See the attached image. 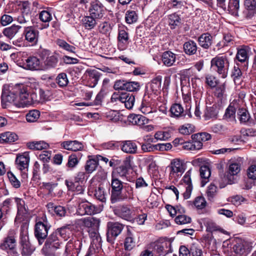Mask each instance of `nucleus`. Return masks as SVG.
I'll return each mask as SVG.
<instances>
[{
	"instance_id": "obj_48",
	"label": "nucleus",
	"mask_w": 256,
	"mask_h": 256,
	"mask_svg": "<svg viewBox=\"0 0 256 256\" xmlns=\"http://www.w3.org/2000/svg\"><path fill=\"white\" fill-rule=\"evenodd\" d=\"M98 30L100 33L106 36H110L112 30V26L109 22H104L100 24Z\"/></svg>"
},
{
	"instance_id": "obj_20",
	"label": "nucleus",
	"mask_w": 256,
	"mask_h": 256,
	"mask_svg": "<svg viewBox=\"0 0 256 256\" xmlns=\"http://www.w3.org/2000/svg\"><path fill=\"white\" fill-rule=\"evenodd\" d=\"M79 212L80 214H94L98 212V210L92 204L88 202H82L79 205Z\"/></svg>"
},
{
	"instance_id": "obj_25",
	"label": "nucleus",
	"mask_w": 256,
	"mask_h": 256,
	"mask_svg": "<svg viewBox=\"0 0 256 256\" xmlns=\"http://www.w3.org/2000/svg\"><path fill=\"white\" fill-rule=\"evenodd\" d=\"M72 225L66 224L58 228L56 232H58V235L60 236L64 240H67L72 236Z\"/></svg>"
},
{
	"instance_id": "obj_36",
	"label": "nucleus",
	"mask_w": 256,
	"mask_h": 256,
	"mask_svg": "<svg viewBox=\"0 0 256 256\" xmlns=\"http://www.w3.org/2000/svg\"><path fill=\"white\" fill-rule=\"evenodd\" d=\"M82 244V241L79 240H75L74 244L70 241L68 242L65 247L64 253L66 256H68L70 254V251L73 248H74L77 252H79Z\"/></svg>"
},
{
	"instance_id": "obj_17",
	"label": "nucleus",
	"mask_w": 256,
	"mask_h": 256,
	"mask_svg": "<svg viewBox=\"0 0 256 256\" xmlns=\"http://www.w3.org/2000/svg\"><path fill=\"white\" fill-rule=\"evenodd\" d=\"M124 183L119 179L112 178L110 200L112 204L114 201L124 187Z\"/></svg>"
},
{
	"instance_id": "obj_1",
	"label": "nucleus",
	"mask_w": 256,
	"mask_h": 256,
	"mask_svg": "<svg viewBox=\"0 0 256 256\" xmlns=\"http://www.w3.org/2000/svg\"><path fill=\"white\" fill-rule=\"evenodd\" d=\"M211 68L222 78H226L228 74L229 61L226 56H216L210 61Z\"/></svg>"
},
{
	"instance_id": "obj_10",
	"label": "nucleus",
	"mask_w": 256,
	"mask_h": 256,
	"mask_svg": "<svg viewBox=\"0 0 256 256\" xmlns=\"http://www.w3.org/2000/svg\"><path fill=\"white\" fill-rule=\"evenodd\" d=\"M131 167L130 160L126 158L123 164L116 168L112 172V178L119 179L120 178H125L128 174V170Z\"/></svg>"
},
{
	"instance_id": "obj_52",
	"label": "nucleus",
	"mask_w": 256,
	"mask_h": 256,
	"mask_svg": "<svg viewBox=\"0 0 256 256\" xmlns=\"http://www.w3.org/2000/svg\"><path fill=\"white\" fill-rule=\"evenodd\" d=\"M40 112L38 110H30L26 116V120L28 122H36L39 118Z\"/></svg>"
},
{
	"instance_id": "obj_32",
	"label": "nucleus",
	"mask_w": 256,
	"mask_h": 256,
	"mask_svg": "<svg viewBox=\"0 0 256 256\" xmlns=\"http://www.w3.org/2000/svg\"><path fill=\"white\" fill-rule=\"evenodd\" d=\"M196 44L193 40H190L183 45L184 52L188 55L192 56L196 54L197 52Z\"/></svg>"
},
{
	"instance_id": "obj_62",
	"label": "nucleus",
	"mask_w": 256,
	"mask_h": 256,
	"mask_svg": "<svg viewBox=\"0 0 256 256\" xmlns=\"http://www.w3.org/2000/svg\"><path fill=\"white\" fill-rule=\"evenodd\" d=\"M205 225L206 228V230L208 232H212L216 230H220L222 232H224V230H220V227L211 220H208L206 221Z\"/></svg>"
},
{
	"instance_id": "obj_54",
	"label": "nucleus",
	"mask_w": 256,
	"mask_h": 256,
	"mask_svg": "<svg viewBox=\"0 0 256 256\" xmlns=\"http://www.w3.org/2000/svg\"><path fill=\"white\" fill-rule=\"evenodd\" d=\"M106 118L113 122H117L120 120V113L116 110H109L105 113Z\"/></svg>"
},
{
	"instance_id": "obj_16",
	"label": "nucleus",
	"mask_w": 256,
	"mask_h": 256,
	"mask_svg": "<svg viewBox=\"0 0 256 256\" xmlns=\"http://www.w3.org/2000/svg\"><path fill=\"white\" fill-rule=\"evenodd\" d=\"M29 162L30 156L26 152L18 155L16 159V164L17 168L25 174L28 170Z\"/></svg>"
},
{
	"instance_id": "obj_14",
	"label": "nucleus",
	"mask_w": 256,
	"mask_h": 256,
	"mask_svg": "<svg viewBox=\"0 0 256 256\" xmlns=\"http://www.w3.org/2000/svg\"><path fill=\"white\" fill-rule=\"evenodd\" d=\"M16 232L14 230H10L7 236L4 238L0 245L2 250H14L16 246Z\"/></svg>"
},
{
	"instance_id": "obj_61",
	"label": "nucleus",
	"mask_w": 256,
	"mask_h": 256,
	"mask_svg": "<svg viewBox=\"0 0 256 256\" xmlns=\"http://www.w3.org/2000/svg\"><path fill=\"white\" fill-rule=\"evenodd\" d=\"M22 247V254L26 256H30L34 250V247L28 242L21 246Z\"/></svg>"
},
{
	"instance_id": "obj_41",
	"label": "nucleus",
	"mask_w": 256,
	"mask_h": 256,
	"mask_svg": "<svg viewBox=\"0 0 256 256\" xmlns=\"http://www.w3.org/2000/svg\"><path fill=\"white\" fill-rule=\"evenodd\" d=\"M130 118V122L134 124H136L139 126H142L146 124L148 122V120L145 116L140 114H133L132 115Z\"/></svg>"
},
{
	"instance_id": "obj_43",
	"label": "nucleus",
	"mask_w": 256,
	"mask_h": 256,
	"mask_svg": "<svg viewBox=\"0 0 256 256\" xmlns=\"http://www.w3.org/2000/svg\"><path fill=\"white\" fill-rule=\"evenodd\" d=\"M38 6L39 4L36 2H34L32 6L28 1H24L22 2L20 6V12L32 15V11L34 10V8L36 7V8H38Z\"/></svg>"
},
{
	"instance_id": "obj_49",
	"label": "nucleus",
	"mask_w": 256,
	"mask_h": 256,
	"mask_svg": "<svg viewBox=\"0 0 256 256\" xmlns=\"http://www.w3.org/2000/svg\"><path fill=\"white\" fill-rule=\"evenodd\" d=\"M94 196L96 199L102 202L106 201V194L104 187L100 186L95 190Z\"/></svg>"
},
{
	"instance_id": "obj_39",
	"label": "nucleus",
	"mask_w": 256,
	"mask_h": 256,
	"mask_svg": "<svg viewBox=\"0 0 256 256\" xmlns=\"http://www.w3.org/2000/svg\"><path fill=\"white\" fill-rule=\"evenodd\" d=\"M17 139L18 136L14 132H7L0 134V142L1 143L12 142L17 140Z\"/></svg>"
},
{
	"instance_id": "obj_8",
	"label": "nucleus",
	"mask_w": 256,
	"mask_h": 256,
	"mask_svg": "<svg viewBox=\"0 0 256 256\" xmlns=\"http://www.w3.org/2000/svg\"><path fill=\"white\" fill-rule=\"evenodd\" d=\"M49 227L42 222H38L35 225L34 236L40 245H42L48 236Z\"/></svg>"
},
{
	"instance_id": "obj_56",
	"label": "nucleus",
	"mask_w": 256,
	"mask_h": 256,
	"mask_svg": "<svg viewBox=\"0 0 256 256\" xmlns=\"http://www.w3.org/2000/svg\"><path fill=\"white\" fill-rule=\"evenodd\" d=\"M98 165V162L96 160L94 159L89 160L86 162L85 170L88 173H92L96 169Z\"/></svg>"
},
{
	"instance_id": "obj_13",
	"label": "nucleus",
	"mask_w": 256,
	"mask_h": 256,
	"mask_svg": "<svg viewBox=\"0 0 256 256\" xmlns=\"http://www.w3.org/2000/svg\"><path fill=\"white\" fill-rule=\"evenodd\" d=\"M184 186L186 188V191L184 192L183 196L184 199H188L190 198L192 186L190 178V170L188 171L179 184V188Z\"/></svg>"
},
{
	"instance_id": "obj_30",
	"label": "nucleus",
	"mask_w": 256,
	"mask_h": 256,
	"mask_svg": "<svg viewBox=\"0 0 256 256\" xmlns=\"http://www.w3.org/2000/svg\"><path fill=\"white\" fill-rule=\"evenodd\" d=\"M118 40L124 44H127L129 42V36L128 29L124 26L118 28Z\"/></svg>"
},
{
	"instance_id": "obj_29",
	"label": "nucleus",
	"mask_w": 256,
	"mask_h": 256,
	"mask_svg": "<svg viewBox=\"0 0 256 256\" xmlns=\"http://www.w3.org/2000/svg\"><path fill=\"white\" fill-rule=\"evenodd\" d=\"M198 42L202 48L208 49L212 43V36L208 33L202 34L198 38Z\"/></svg>"
},
{
	"instance_id": "obj_50",
	"label": "nucleus",
	"mask_w": 256,
	"mask_h": 256,
	"mask_svg": "<svg viewBox=\"0 0 256 256\" xmlns=\"http://www.w3.org/2000/svg\"><path fill=\"white\" fill-rule=\"evenodd\" d=\"M125 19L128 24L136 22L138 19V15L134 10H128L126 14Z\"/></svg>"
},
{
	"instance_id": "obj_15",
	"label": "nucleus",
	"mask_w": 256,
	"mask_h": 256,
	"mask_svg": "<svg viewBox=\"0 0 256 256\" xmlns=\"http://www.w3.org/2000/svg\"><path fill=\"white\" fill-rule=\"evenodd\" d=\"M88 12L90 15L98 20L102 18L104 14V6L98 0L91 2Z\"/></svg>"
},
{
	"instance_id": "obj_24",
	"label": "nucleus",
	"mask_w": 256,
	"mask_h": 256,
	"mask_svg": "<svg viewBox=\"0 0 256 256\" xmlns=\"http://www.w3.org/2000/svg\"><path fill=\"white\" fill-rule=\"evenodd\" d=\"M65 184L68 190L74 192L76 194H82L84 191V186L74 180H66Z\"/></svg>"
},
{
	"instance_id": "obj_63",
	"label": "nucleus",
	"mask_w": 256,
	"mask_h": 256,
	"mask_svg": "<svg viewBox=\"0 0 256 256\" xmlns=\"http://www.w3.org/2000/svg\"><path fill=\"white\" fill-rule=\"evenodd\" d=\"M206 83L210 88H214L218 84V81L216 78L212 74H207L206 76Z\"/></svg>"
},
{
	"instance_id": "obj_47",
	"label": "nucleus",
	"mask_w": 256,
	"mask_h": 256,
	"mask_svg": "<svg viewBox=\"0 0 256 256\" xmlns=\"http://www.w3.org/2000/svg\"><path fill=\"white\" fill-rule=\"evenodd\" d=\"M28 146L31 150H39L48 148L49 145L44 141H39L30 142L28 144Z\"/></svg>"
},
{
	"instance_id": "obj_37",
	"label": "nucleus",
	"mask_w": 256,
	"mask_h": 256,
	"mask_svg": "<svg viewBox=\"0 0 256 256\" xmlns=\"http://www.w3.org/2000/svg\"><path fill=\"white\" fill-rule=\"evenodd\" d=\"M240 0H229L228 10L232 15L238 16Z\"/></svg>"
},
{
	"instance_id": "obj_44",
	"label": "nucleus",
	"mask_w": 256,
	"mask_h": 256,
	"mask_svg": "<svg viewBox=\"0 0 256 256\" xmlns=\"http://www.w3.org/2000/svg\"><path fill=\"white\" fill-rule=\"evenodd\" d=\"M200 173L202 181V186H204L208 181V178L210 176V168L206 166H202L200 170Z\"/></svg>"
},
{
	"instance_id": "obj_2",
	"label": "nucleus",
	"mask_w": 256,
	"mask_h": 256,
	"mask_svg": "<svg viewBox=\"0 0 256 256\" xmlns=\"http://www.w3.org/2000/svg\"><path fill=\"white\" fill-rule=\"evenodd\" d=\"M40 56L43 61L46 68H54L58 62V54L52 52L46 49H42L40 52Z\"/></svg>"
},
{
	"instance_id": "obj_45",
	"label": "nucleus",
	"mask_w": 256,
	"mask_h": 256,
	"mask_svg": "<svg viewBox=\"0 0 256 256\" xmlns=\"http://www.w3.org/2000/svg\"><path fill=\"white\" fill-rule=\"evenodd\" d=\"M123 95H124V99L122 100V103L124 104L125 107L128 109H131L133 107L134 102L135 98L132 94L127 92H123Z\"/></svg>"
},
{
	"instance_id": "obj_26",
	"label": "nucleus",
	"mask_w": 256,
	"mask_h": 256,
	"mask_svg": "<svg viewBox=\"0 0 256 256\" xmlns=\"http://www.w3.org/2000/svg\"><path fill=\"white\" fill-rule=\"evenodd\" d=\"M22 26H20L14 24L10 26L4 28L2 31V34L9 40H12L19 32Z\"/></svg>"
},
{
	"instance_id": "obj_23",
	"label": "nucleus",
	"mask_w": 256,
	"mask_h": 256,
	"mask_svg": "<svg viewBox=\"0 0 256 256\" xmlns=\"http://www.w3.org/2000/svg\"><path fill=\"white\" fill-rule=\"evenodd\" d=\"M15 201L18 208V213L16 220H22L28 212L25 208L24 202L22 199L18 198H15Z\"/></svg>"
},
{
	"instance_id": "obj_5",
	"label": "nucleus",
	"mask_w": 256,
	"mask_h": 256,
	"mask_svg": "<svg viewBox=\"0 0 256 256\" xmlns=\"http://www.w3.org/2000/svg\"><path fill=\"white\" fill-rule=\"evenodd\" d=\"M58 232H54L46 239L44 249L48 253H53L59 248L62 242L58 238Z\"/></svg>"
},
{
	"instance_id": "obj_55",
	"label": "nucleus",
	"mask_w": 256,
	"mask_h": 256,
	"mask_svg": "<svg viewBox=\"0 0 256 256\" xmlns=\"http://www.w3.org/2000/svg\"><path fill=\"white\" fill-rule=\"evenodd\" d=\"M192 140H198L200 142H206L212 138L211 135L206 132L198 133L192 136Z\"/></svg>"
},
{
	"instance_id": "obj_11",
	"label": "nucleus",
	"mask_w": 256,
	"mask_h": 256,
	"mask_svg": "<svg viewBox=\"0 0 256 256\" xmlns=\"http://www.w3.org/2000/svg\"><path fill=\"white\" fill-rule=\"evenodd\" d=\"M134 188L129 184L124 183V187L114 201V203L124 200L134 199Z\"/></svg>"
},
{
	"instance_id": "obj_22",
	"label": "nucleus",
	"mask_w": 256,
	"mask_h": 256,
	"mask_svg": "<svg viewBox=\"0 0 256 256\" xmlns=\"http://www.w3.org/2000/svg\"><path fill=\"white\" fill-rule=\"evenodd\" d=\"M48 211L52 214H55L59 217L64 216L66 210L64 206H56L52 202H49L46 205Z\"/></svg>"
},
{
	"instance_id": "obj_35",
	"label": "nucleus",
	"mask_w": 256,
	"mask_h": 256,
	"mask_svg": "<svg viewBox=\"0 0 256 256\" xmlns=\"http://www.w3.org/2000/svg\"><path fill=\"white\" fill-rule=\"evenodd\" d=\"M98 19L95 18L94 16L90 15L85 16L82 20L83 26L87 30H92L96 26L97 22L96 20Z\"/></svg>"
},
{
	"instance_id": "obj_12",
	"label": "nucleus",
	"mask_w": 256,
	"mask_h": 256,
	"mask_svg": "<svg viewBox=\"0 0 256 256\" xmlns=\"http://www.w3.org/2000/svg\"><path fill=\"white\" fill-rule=\"evenodd\" d=\"M240 170V165L238 163L232 162L230 164L227 174L228 184H232L236 182Z\"/></svg>"
},
{
	"instance_id": "obj_60",
	"label": "nucleus",
	"mask_w": 256,
	"mask_h": 256,
	"mask_svg": "<svg viewBox=\"0 0 256 256\" xmlns=\"http://www.w3.org/2000/svg\"><path fill=\"white\" fill-rule=\"evenodd\" d=\"M97 221V220L94 218H82L79 220V224L86 228L92 227Z\"/></svg>"
},
{
	"instance_id": "obj_57",
	"label": "nucleus",
	"mask_w": 256,
	"mask_h": 256,
	"mask_svg": "<svg viewBox=\"0 0 256 256\" xmlns=\"http://www.w3.org/2000/svg\"><path fill=\"white\" fill-rule=\"evenodd\" d=\"M239 120L240 122L246 123L250 118V116L248 112L244 108H240L238 112Z\"/></svg>"
},
{
	"instance_id": "obj_6",
	"label": "nucleus",
	"mask_w": 256,
	"mask_h": 256,
	"mask_svg": "<svg viewBox=\"0 0 256 256\" xmlns=\"http://www.w3.org/2000/svg\"><path fill=\"white\" fill-rule=\"evenodd\" d=\"M23 86V84H16L12 88L8 94H2V100H5L6 102H12L18 98L19 100L22 104V96L24 95V92L22 90H16V89L20 87V86Z\"/></svg>"
},
{
	"instance_id": "obj_53",
	"label": "nucleus",
	"mask_w": 256,
	"mask_h": 256,
	"mask_svg": "<svg viewBox=\"0 0 256 256\" xmlns=\"http://www.w3.org/2000/svg\"><path fill=\"white\" fill-rule=\"evenodd\" d=\"M39 19L43 22H48L52 20V14L47 9L42 10L39 13Z\"/></svg>"
},
{
	"instance_id": "obj_7",
	"label": "nucleus",
	"mask_w": 256,
	"mask_h": 256,
	"mask_svg": "<svg viewBox=\"0 0 256 256\" xmlns=\"http://www.w3.org/2000/svg\"><path fill=\"white\" fill-rule=\"evenodd\" d=\"M174 240V238H172V240L166 238H160L155 242L154 250L160 254L164 252H171L170 246Z\"/></svg>"
},
{
	"instance_id": "obj_59",
	"label": "nucleus",
	"mask_w": 256,
	"mask_h": 256,
	"mask_svg": "<svg viewBox=\"0 0 256 256\" xmlns=\"http://www.w3.org/2000/svg\"><path fill=\"white\" fill-rule=\"evenodd\" d=\"M194 127L190 124H186L182 126L179 128V132L180 134L184 135H189L194 132Z\"/></svg>"
},
{
	"instance_id": "obj_42",
	"label": "nucleus",
	"mask_w": 256,
	"mask_h": 256,
	"mask_svg": "<svg viewBox=\"0 0 256 256\" xmlns=\"http://www.w3.org/2000/svg\"><path fill=\"white\" fill-rule=\"evenodd\" d=\"M236 58L240 62H246L248 59V50L245 46L238 49Z\"/></svg>"
},
{
	"instance_id": "obj_40",
	"label": "nucleus",
	"mask_w": 256,
	"mask_h": 256,
	"mask_svg": "<svg viewBox=\"0 0 256 256\" xmlns=\"http://www.w3.org/2000/svg\"><path fill=\"white\" fill-rule=\"evenodd\" d=\"M176 60L175 54L170 51L165 52L162 56V60L164 64L170 66L174 63Z\"/></svg>"
},
{
	"instance_id": "obj_38",
	"label": "nucleus",
	"mask_w": 256,
	"mask_h": 256,
	"mask_svg": "<svg viewBox=\"0 0 256 256\" xmlns=\"http://www.w3.org/2000/svg\"><path fill=\"white\" fill-rule=\"evenodd\" d=\"M244 6L249 16L256 14V0H244Z\"/></svg>"
},
{
	"instance_id": "obj_33",
	"label": "nucleus",
	"mask_w": 256,
	"mask_h": 256,
	"mask_svg": "<svg viewBox=\"0 0 256 256\" xmlns=\"http://www.w3.org/2000/svg\"><path fill=\"white\" fill-rule=\"evenodd\" d=\"M26 66L30 70L40 69V61L36 56H30L26 60Z\"/></svg>"
},
{
	"instance_id": "obj_34",
	"label": "nucleus",
	"mask_w": 256,
	"mask_h": 256,
	"mask_svg": "<svg viewBox=\"0 0 256 256\" xmlns=\"http://www.w3.org/2000/svg\"><path fill=\"white\" fill-rule=\"evenodd\" d=\"M137 148L136 144L131 140L124 142L122 146V150L124 152L130 154L136 153Z\"/></svg>"
},
{
	"instance_id": "obj_51",
	"label": "nucleus",
	"mask_w": 256,
	"mask_h": 256,
	"mask_svg": "<svg viewBox=\"0 0 256 256\" xmlns=\"http://www.w3.org/2000/svg\"><path fill=\"white\" fill-rule=\"evenodd\" d=\"M56 82L60 88L66 87L68 84V80L66 73L59 74L56 78Z\"/></svg>"
},
{
	"instance_id": "obj_58",
	"label": "nucleus",
	"mask_w": 256,
	"mask_h": 256,
	"mask_svg": "<svg viewBox=\"0 0 256 256\" xmlns=\"http://www.w3.org/2000/svg\"><path fill=\"white\" fill-rule=\"evenodd\" d=\"M20 14L16 18V21L20 24H28L32 18V15L20 12Z\"/></svg>"
},
{
	"instance_id": "obj_27",
	"label": "nucleus",
	"mask_w": 256,
	"mask_h": 256,
	"mask_svg": "<svg viewBox=\"0 0 256 256\" xmlns=\"http://www.w3.org/2000/svg\"><path fill=\"white\" fill-rule=\"evenodd\" d=\"M233 249L235 253L241 256H246L250 252L248 244L245 241L237 242L234 245Z\"/></svg>"
},
{
	"instance_id": "obj_28",
	"label": "nucleus",
	"mask_w": 256,
	"mask_h": 256,
	"mask_svg": "<svg viewBox=\"0 0 256 256\" xmlns=\"http://www.w3.org/2000/svg\"><path fill=\"white\" fill-rule=\"evenodd\" d=\"M162 76H158L154 78L149 84V90L154 94L158 95L160 93L161 88Z\"/></svg>"
},
{
	"instance_id": "obj_4",
	"label": "nucleus",
	"mask_w": 256,
	"mask_h": 256,
	"mask_svg": "<svg viewBox=\"0 0 256 256\" xmlns=\"http://www.w3.org/2000/svg\"><path fill=\"white\" fill-rule=\"evenodd\" d=\"M20 86L16 89V90H22L24 92V95L22 96L23 105H29L32 103H40V98H39L38 90H36V92L30 94V88L27 86L23 84V86Z\"/></svg>"
},
{
	"instance_id": "obj_19",
	"label": "nucleus",
	"mask_w": 256,
	"mask_h": 256,
	"mask_svg": "<svg viewBox=\"0 0 256 256\" xmlns=\"http://www.w3.org/2000/svg\"><path fill=\"white\" fill-rule=\"evenodd\" d=\"M84 76L90 83V86L94 87L100 78L99 72L95 70H88L84 74Z\"/></svg>"
},
{
	"instance_id": "obj_18",
	"label": "nucleus",
	"mask_w": 256,
	"mask_h": 256,
	"mask_svg": "<svg viewBox=\"0 0 256 256\" xmlns=\"http://www.w3.org/2000/svg\"><path fill=\"white\" fill-rule=\"evenodd\" d=\"M116 215L126 220H130L132 217V211L130 208L126 206H121L114 210Z\"/></svg>"
},
{
	"instance_id": "obj_9",
	"label": "nucleus",
	"mask_w": 256,
	"mask_h": 256,
	"mask_svg": "<svg viewBox=\"0 0 256 256\" xmlns=\"http://www.w3.org/2000/svg\"><path fill=\"white\" fill-rule=\"evenodd\" d=\"M40 32L34 26H25L23 31V35L25 40L32 44V45H36L39 39Z\"/></svg>"
},
{
	"instance_id": "obj_46",
	"label": "nucleus",
	"mask_w": 256,
	"mask_h": 256,
	"mask_svg": "<svg viewBox=\"0 0 256 256\" xmlns=\"http://www.w3.org/2000/svg\"><path fill=\"white\" fill-rule=\"evenodd\" d=\"M194 74V70L192 68L186 69L181 71L180 73L181 84H186L187 81L189 80L190 77L193 76Z\"/></svg>"
},
{
	"instance_id": "obj_31",
	"label": "nucleus",
	"mask_w": 256,
	"mask_h": 256,
	"mask_svg": "<svg viewBox=\"0 0 256 256\" xmlns=\"http://www.w3.org/2000/svg\"><path fill=\"white\" fill-rule=\"evenodd\" d=\"M136 245V241L133 234L128 231V235L124 242V248L125 250L132 251Z\"/></svg>"
},
{
	"instance_id": "obj_64",
	"label": "nucleus",
	"mask_w": 256,
	"mask_h": 256,
	"mask_svg": "<svg viewBox=\"0 0 256 256\" xmlns=\"http://www.w3.org/2000/svg\"><path fill=\"white\" fill-rule=\"evenodd\" d=\"M217 193V187L212 184H210L208 188L206 194L208 200H212L216 196Z\"/></svg>"
},
{
	"instance_id": "obj_3",
	"label": "nucleus",
	"mask_w": 256,
	"mask_h": 256,
	"mask_svg": "<svg viewBox=\"0 0 256 256\" xmlns=\"http://www.w3.org/2000/svg\"><path fill=\"white\" fill-rule=\"evenodd\" d=\"M124 228V226L118 222H108L106 225L107 241L110 244H114L115 239L121 234Z\"/></svg>"
},
{
	"instance_id": "obj_21",
	"label": "nucleus",
	"mask_w": 256,
	"mask_h": 256,
	"mask_svg": "<svg viewBox=\"0 0 256 256\" xmlns=\"http://www.w3.org/2000/svg\"><path fill=\"white\" fill-rule=\"evenodd\" d=\"M60 145L64 148L72 151L82 150L84 148L82 144L78 140L64 141Z\"/></svg>"
}]
</instances>
